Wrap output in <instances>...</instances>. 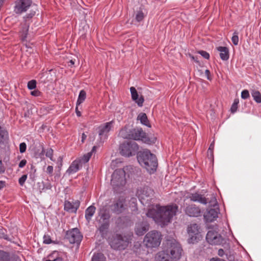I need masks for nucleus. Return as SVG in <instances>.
<instances>
[{"label":"nucleus","mask_w":261,"mask_h":261,"mask_svg":"<svg viewBox=\"0 0 261 261\" xmlns=\"http://www.w3.org/2000/svg\"><path fill=\"white\" fill-rule=\"evenodd\" d=\"M73 205H74V210L73 213H76L77 210L79 208L80 205V202L79 200H76L74 202H73Z\"/></svg>","instance_id":"6e6d98bb"},{"label":"nucleus","mask_w":261,"mask_h":261,"mask_svg":"<svg viewBox=\"0 0 261 261\" xmlns=\"http://www.w3.org/2000/svg\"><path fill=\"white\" fill-rule=\"evenodd\" d=\"M129 244V239L125 235L115 233L109 238V244L115 250H123Z\"/></svg>","instance_id":"0eeeda50"},{"label":"nucleus","mask_w":261,"mask_h":261,"mask_svg":"<svg viewBox=\"0 0 261 261\" xmlns=\"http://www.w3.org/2000/svg\"><path fill=\"white\" fill-rule=\"evenodd\" d=\"M197 53L200 54L202 57H203L205 59L208 60L210 59V54L205 50H198L197 51Z\"/></svg>","instance_id":"de8ad7c7"},{"label":"nucleus","mask_w":261,"mask_h":261,"mask_svg":"<svg viewBox=\"0 0 261 261\" xmlns=\"http://www.w3.org/2000/svg\"><path fill=\"white\" fill-rule=\"evenodd\" d=\"M190 57L195 62L197 63H199V61L198 60V57L197 56H194L193 55H190Z\"/></svg>","instance_id":"338daca9"},{"label":"nucleus","mask_w":261,"mask_h":261,"mask_svg":"<svg viewBox=\"0 0 261 261\" xmlns=\"http://www.w3.org/2000/svg\"><path fill=\"white\" fill-rule=\"evenodd\" d=\"M58 168H61L63 165V157L60 156L58 159Z\"/></svg>","instance_id":"680f3d73"},{"label":"nucleus","mask_w":261,"mask_h":261,"mask_svg":"<svg viewBox=\"0 0 261 261\" xmlns=\"http://www.w3.org/2000/svg\"><path fill=\"white\" fill-rule=\"evenodd\" d=\"M119 149L122 156L129 158L138 154L139 146L134 141H125L120 144Z\"/></svg>","instance_id":"6e6552de"},{"label":"nucleus","mask_w":261,"mask_h":261,"mask_svg":"<svg viewBox=\"0 0 261 261\" xmlns=\"http://www.w3.org/2000/svg\"><path fill=\"white\" fill-rule=\"evenodd\" d=\"M250 97L249 91L248 90H243L241 92V98L244 99L248 98Z\"/></svg>","instance_id":"8fccbe9b"},{"label":"nucleus","mask_w":261,"mask_h":261,"mask_svg":"<svg viewBox=\"0 0 261 261\" xmlns=\"http://www.w3.org/2000/svg\"><path fill=\"white\" fill-rule=\"evenodd\" d=\"M53 170H54V168L52 166H48L47 167L46 172L49 175L51 176L53 173Z\"/></svg>","instance_id":"052dcab7"},{"label":"nucleus","mask_w":261,"mask_h":261,"mask_svg":"<svg viewBox=\"0 0 261 261\" xmlns=\"http://www.w3.org/2000/svg\"><path fill=\"white\" fill-rule=\"evenodd\" d=\"M98 216L100 217L99 223L109 222L110 215L107 210L103 209L101 210L98 214Z\"/></svg>","instance_id":"bb28decb"},{"label":"nucleus","mask_w":261,"mask_h":261,"mask_svg":"<svg viewBox=\"0 0 261 261\" xmlns=\"http://www.w3.org/2000/svg\"><path fill=\"white\" fill-rule=\"evenodd\" d=\"M225 254H226L223 249H219L218 250V254L219 256L222 257Z\"/></svg>","instance_id":"0e129e2a"},{"label":"nucleus","mask_w":261,"mask_h":261,"mask_svg":"<svg viewBox=\"0 0 261 261\" xmlns=\"http://www.w3.org/2000/svg\"><path fill=\"white\" fill-rule=\"evenodd\" d=\"M106 257L100 252H95L94 253L91 261H106Z\"/></svg>","instance_id":"473e14b6"},{"label":"nucleus","mask_w":261,"mask_h":261,"mask_svg":"<svg viewBox=\"0 0 261 261\" xmlns=\"http://www.w3.org/2000/svg\"><path fill=\"white\" fill-rule=\"evenodd\" d=\"M27 110L24 112V117H30V116L32 114V106L30 108L29 106L27 107Z\"/></svg>","instance_id":"864d4df0"},{"label":"nucleus","mask_w":261,"mask_h":261,"mask_svg":"<svg viewBox=\"0 0 261 261\" xmlns=\"http://www.w3.org/2000/svg\"><path fill=\"white\" fill-rule=\"evenodd\" d=\"M0 261H11L10 253L3 250H0Z\"/></svg>","instance_id":"72a5a7b5"},{"label":"nucleus","mask_w":261,"mask_h":261,"mask_svg":"<svg viewBox=\"0 0 261 261\" xmlns=\"http://www.w3.org/2000/svg\"><path fill=\"white\" fill-rule=\"evenodd\" d=\"M136 195L143 205L148 207L153 206L154 191L149 186H144L138 189Z\"/></svg>","instance_id":"20e7f679"},{"label":"nucleus","mask_w":261,"mask_h":261,"mask_svg":"<svg viewBox=\"0 0 261 261\" xmlns=\"http://www.w3.org/2000/svg\"><path fill=\"white\" fill-rule=\"evenodd\" d=\"M14 7V12L15 14L20 15L25 12L33 4L32 0H16Z\"/></svg>","instance_id":"ddd939ff"},{"label":"nucleus","mask_w":261,"mask_h":261,"mask_svg":"<svg viewBox=\"0 0 261 261\" xmlns=\"http://www.w3.org/2000/svg\"><path fill=\"white\" fill-rule=\"evenodd\" d=\"M65 238L70 243L79 245L82 240L83 235L77 228H74L66 231Z\"/></svg>","instance_id":"f8f14e48"},{"label":"nucleus","mask_w":261,"mask_h":261,"mask_svg":"<svg viewBox=\"0 0 261 261\" xmlns=\"http://www.w3.org/2000/svg\"><path fill=\"white\" fill-rule=\"evenodd\" d=\"M65 254L64 252L54 251L48 255L49 259L46 261H63V256L65 255Z\"/></svg>","instance_id":"5701e85b"},{"label":"nucleus","mask_w":261,"mask_h":261,"mask_svg":"<svg viewBox=\"0 0 261 261\" xmlns=\"http://www.w3.org/2000/svg\"><path fill=\"white\" fill-rule=\"evenodd\" d=\"M9 139L8 131L5 127L0 129V144H4Z\"/></svg>","instance_id":"c756f323"},{"label":"nucleus","mask_w":261,"mask_h":261,"mask_svg":"<svg viewBox=\"0 0 261 261\" xmlns=\"http://www.w3.org/2000/svg\"><path fill=\"white\" fill-rule=\"evenodd\" d=\"M27 149V145L25 143L22 142L19 144V151L21 153L25 152Z\"/></svg>","instance_id":"3c124183"},{"label":"nucleus","mask_w":261,"mask_h":261,"mask_svg":"<svg viewBox=\"0 0 261 261\" xmlns=\"http://www.w3.org/2000/svg\"><path fill=\"white\" fill-rule=\"evenodd\" d=\"M74 205L68 200H65L64 202V209L65 211L68 212L73 213Z\"/></svg>","instance_id":"58836bf2"},{"label":"nucleus","mask_w":261,"mask_h":261,"mask_svg":"<svg viewBox=\"0 0 261 261\" xmlns=\"http://www.w3.org/2000/svg\"><path fill=\"white\" fill-rule=\"evenodd\" d=\"M155 207V208H149L146 216L162 227L167 225L178 211V206L176 204L163 206L156 204Z\"/></svg>","instance_id":"f257e3e1"},{"label":"nucleus","mask_w":261,"mask_h":261,"mask_svg":"<svg viewBox=\"0 0 261 261\" xmlns=\"http://www.w3.org/2000/svg\"><path fill=\"white\" fill-rule=\"evenodd\" d=\"M200 229V226L196 223L191 224L188 226L187 232L189 236V243L194 244L200 240L201 235Z\"/></svg>","instance_id":"9b49d317"},{"label":"nucleus","mask_w":261,"mask_h":261,"mask_svg":"<svg viewBox=\"0 0 261 261\" xmlns=\"http://www.w3.org/2000/svg\"><path fill=\"white\" fill-rule=\"evenodd\" d=\"M137 119L140 120L142 124L148 127H151V124L148 119L147 115L145 113H140L137 116Z\"/></svg>","instance_id":"a878e982"},{"label":"nucleus","mask_w":261,"mask_h":261,"mask_svg":"<svg viewBox=\"0 0 261 261\" xmlns=\"http://www.w3.org/2000/svg\"><path fill=\"white\" fill-rule=\"evenodd\" d=\"M215 245H222L224 249H229L230 248L229 240L228 239L223 237L221 234L218 233L213 242L210 244Z\"/></svg>","instance_id":"dca6fc26"},{"label":"nucleus","mask_w":261,"mask_h":261,"mask_svg":"<svg viewBox=\"0 0 261 261\" xmlns=\"http://www.w3.org/2000/svg\"><path fill=\"white\" fill-rule=\"evenodd\" d=\"M251 94L253 100L257 103H261V93L255 89H250Z\"/></svg>","instance_id":"7c9ffc66"},{"label":"nucleus","mask_w":261,"mask_h":261,"mask_svg":"<svg viewBox=\"0 0 261 261\" xmlns=\"http://www.w3.org/2000/svg\"><path fill=\"white\" fill-rule=\"evenodd\" d=\"M100 223L101 224L99 227V230L101 233L103 234L109 228V222H101Z\"/></svg>","instance_id":"ea45409f"},{"label":"nucleus","mask_w":261,"mask_h":261,"mask_svg":"<svg viewBox=\"0 0 261 261\" xmlns=\"http://www.w3.org/2000/svg\"><path fill=\"white\" fill-rule=\"evenodd\" d=\"M11 260H12V261H21L19 256L16 254H13L11 257Z\"/></svg>","instance_id":"bf43d9fd"},{"label":"nucleus","mask_w":261,"mask_h":261,"mask_svg":"<svg viewBox=\"0 0 261 261\" xmlns=\"http://www.w3.org/2000/svg\"><path fill=\"white\" fill-rule=\"evenodd\" d=\"M36 14V12L34 11H31L29 13L27 14L24 17L23 19L25 22H27L28 20L32 18Z\"/></svg>","instance_id":"c03bdc74"},{"label":"nucleus","mask_w":261,"mask_h":261,"mask_svg":"<svg viewBox=\"0 0 261 261\" xmlns=\"http://www.w3.org/2000/svg\"><path fill=\"white\" fill-rule=\"evenodd\" d=\"M86 98V92L84 90H82L80 91L78 98L76 101V105L79 106L81 103H82Z\"/></svg>","instance_id":"f704fd0d"},{"label":"nucleus","mask_w":261,"mask_h":261,"mask_svg":"<svg viewBox=\"0 0 261 261\" xmlns=\"http://www.w3.org/2000/svg\"><path fill=\"white\" fill-rule=\"evenodd\" d=\"M162 251L166 252L173 261L178 260L183 253L181 245L175 240H167V248Z\"/></svg>","instance_id":"423d86ee"},{"label":"nucleus","mask_w":261,"mask_h":261,"mask_svg":"<svg viewBox=\"0 0 261 261\" xmlns=\"http://www.w3.org/2000/svg\"><path fill=\"white\" fill-rule=\"evenodd\" d=\"M40 146L42 148V150L41 152L39 154V156L41 158L42 155L45 153V155L46 157L49 158L50 160L54 161L53 159V153L54 150L52 148H49L46 150V151L45 152V149L43 147V144H40Z\"/></svg>","instance_id":"c85d7f7f"},{"label":"nucleus","mask_w":261,"mask_h":261,"mask_svg":"<svg viewBox=\"0 0 261 261\" xmlns=\"http://www.w3.org/2000/svg\"><path fill=\"white\" fill-rule=\"evenodd\" d=\"M96 207L93 205H90L85 211V219L88 222H89L92 217L93 216L95 212Z\"/></svg>","instance_id":"cd10ccee"},{"label":"nucleus","mask_w":261,"mask_h":261,"mask_svg":"<svg viewBox=\"0 0 261 261\" xmlns=\"http://www.w3.org/2000/svg\"><path fill=\"white\" fill-rule=\"evenodd\" d=\"M231 41L234 45H237L238 44L239 37H238V32L235 31L233 33V36L231 38Z\"/></svg>","instance_id":"a18cd8bd"},{"label":"nucleus","mask_w":261,"mask_h":261,"mask_svg":"<svg viewBox=\"0 0 261 261\" xmlns=\"http://www.w3.org/2000/svg\"><path fill=\"white\" fill-rule=\"evenodd\" d=\"M31 94L34 96H40L41 95L42 93L38 90H34L31 92Z\"/></svg>","instance_id":"5fc2aeb1"},{"label":"nucleus","mask_w":261,"mask_h":261,"mask_svg":"<svg viewBox=\"0 0 261 261\" xmlns=\"http://www.w3.org/2000/svg\"><path fill=\"white\" fill-rule=\"evenodd\" d=\"M130 91L132 100L137 104L138 107H142L144 101L143 96L141 95L139 97L138 93L134 87L130 88Z\"/></svg>","instance_id":"6ab92c4d"},{"label":"nucleus","mask_w":261,"mask_h":261,"mask_svg":"<svg viewBox=\"0 0 261 261\" xmlns=\"http://www.w3.org/2000/svg\"><path fill=\"white\" fill-rule=\"evenodd\" d=\"M92 156L91 152H88L84 154L81 159L78 160L77 161H81V165L82 163H87L90 159Z\"/></svg>","instance_id":"79ce46f5"},{"label":"nucleus","mask_w":261,"mask_h":261,"mask_svg":"<svg viewBox=\"0 0 261 261\" xmlns=\"http://www.w3.org/2000/svg\"><path fill=\"white\" fill-rule=\"evenodd\" d=\"M210 205L213 206L210 208L204 214V219L206 222H212L218 218V215L220 213L219 206L215 197H213L209 202Z\"/></svg>","instance_id":"9d476101"},{"label":"nucleus","mask_w":261,"mask_h":261,"mask_svg":"<svg viewBox=\"0 0 261 261\" xmlns=\"http://www.w3.org/2000/svg\"><path fill=\"white\" fill-rule=\"evenodd\" d=\"M0 239H3L8 241H11V239L7 234V230L3 227H0Z\"/></svg>","instance_id":"4c0bfd02"},{"label":"nucleus","mask_w":261,"mask_h":261,"mask_svg":"<svg viewBox=\"0 0 261 261\" xmlns=\"http://www.w3.org/2000/svg\"><path fill=\"white\" fill-rule=\"evenodd\" d=\"M185 213L190 217H198L201 216L200 207L195 204H187L184 209Z\"/></svg>","instance_id":"4468645a"},{"label":"nucleus","mask_w":261,"mask_h":261,"mask_svg":"<svg viewBox=\"0 0 261 261\" xmlns=\"http://www.w3.org/2000/svg\"><path fill=\"white\" fill-rule=\"evenodd\" d=\"M147 14V11L145 8V6L143 5H141L138 10H137L136 15H135V20L138 22H140L143 20L144 18L146 16Z\"/></svg>","instance_id":"412c9836"},{"label":"nucleus","mask_w":261,"mask_h":261,"mask_svg":"<svg viewBox=\"0 0 261 261\" xmlns=\"http://www.w3.org/2000/svg\"><path fill=\"white\" fill-rule=\"evenodd\" d=\"M218 232H215L214 231L210 230L207 232L206 236V240L207 242L211 244L213 240L214 239L215 237L217 236Z\"/></svg>","instance_id":"e433bc0d"},{"label":"nucleus","mask_w":261,"mask_h":261,"mask_svg":"<svg viewBox=\"0 0 261 261\" xmlns=\"http://www.w3.org/2000/svg\"><path fill=\"white\" fill-rule=\"evenodd\" d=\"M130 223V220L127 216L119 217L116 221L117 226L122 229L127 227Z\"/></svg>","instance_id":"4be33fe9"},{"label":"nucleus","mask_w":261,"mask_h":261,"mask_svg":"<svg viewBox=\"0 0 261 261\" xmlns=\"http://www.w3.org/2000/svg\"><path fill=\"white\" fill-rule=\"evenodd\" d=\"M119 136L124 139L134 141H141L147 144L155 143L156 138H149L140 127H130L125 125L119 132Z\"/></svg>","instance_id":"f03ea898"},{"label":"nucleus","mask_w":261,"mask_h":261,"mask_svg":"<svg viewBox=\"0 0 261 261\" xmlns=\"http://www.w3.org/2000/svg\"><path fill=\"white\" fill-rule=\"evenodd\" d=\"M205 75L207 76V80H212L211 77H210V76H211V72H210L209 70H208V69L205 70Z\"/></svg>","instance_id":"69168bd1"},{"label":"nucleus","mask_w":261,"mask_h":261,"mask_svg":"<svg viewBox=\"0 0 261 261\" xmlns=\"http://www.w3.org/2000/svg\"><path fill=\"white\" fill-rule=\"evenodd\" d=\"M6 168L4 166L2 160H0V173H4L5 172Z\"/></svg>","instance_id":"e2e57ef3"},{"label":"nucleus","mask_w":261,"mask_h":261,"mask_svg":"<svg viewBox=\"0 0 261 261\" xmlns=\"http://www.w3.org/2000/svg\"><path fill=\"white\" fill-rule=\"evenodd\" d=\"M125 200L123 197H119L117 200L114 201L112 204V210L113 213L116 214L122 213L124 210V203Z\"/></svg>","instance_id":"2eb2a0df"},{"label":"nucleus","mask_w":261,"mask_h":261,"mask_svg":"<svg viewBox=\"0 0 261 261\" xmlns=\"http://www.w3.org/2000/svg\"><path fill=\"white\" fill-rule=\"evenodd\" d=\"M28 177L27 174L22 175L18 179V183L21 186H23Z\"/></svg>","instance_id":"09e8293b"},{"label":"nucleus","mask_w":261,"mask_h":261,"mask_svg":"<svg viewBox=\"0 0 261 261\" xmlns=\"http://www.w3.org/2000/svg\"><path fill=\"white\" fill-rule=\"evenodd\" d=\"M139 163L150 172H154L158 167V160L155 154L147 149L140 150L137 156Z\"/></svg>","instance_id":"7ed1b4c3"},{"label":"nucleus","mask_w":261,"mask_h":261,"mask_svg":"<svg viewBox=\"0 0 261 261\" xmlns=\"http://www.w3.org/2000/svg\"><path fill=\"white\" fill-rule=\"evenodd\" d=\"M27 161L26 160H22L18 164V167L20 168H23L27 164Z\"/></svg>","instance_id":"13d9d810"},{"label":"nucleus","mask_w":261,"mask_h":261,"mask_svg":"<svg viewBox=\"0 0 261 261\" xmlns=\"http://www.w3.org/2000/svg\"><path fill=\"white\" fill-rule=\"evenodd\" d=\"M210 261H226L225 260L218 257H213L210 259Z\"/></svg>","instance_id":"774afa93"},{"label":"nucleus","mask_w":261,"mask_h":261,"mask_svg":"<svg viewBox=\"0 0 261 261\" xmlns=\"http://www.w3.org/2000/svg\"><path fill=\"white\" fill-rule=\"evenodd\" d=\"M37 82L35 80H32L28 83V88L29 90L35 89L36 88Z\"/></svg>","instance_id":"37998d69"},{"label":"nucleus","mask_w":261,"mask_h":261,"mask_svg":"<svg viewBox=\"0 0 261 261\" xmlns=\"http://www.w3.org/2000/svg\"><path fill=\"white\" fill-rule=\"evenodd\" d=\"M43 243L45 244H49L50 243H56L54 241H53L51 239V238L48 235H44L43 237Z\"/></svg>","instance_id":"49530a36"},{"label":"nucleus","mask_w":261,"mask_h":261,"mask_svg":"<svg viewBox=\"0 0 261 261\" xmlns=\"http://www.w3.org/2000/svg\"><path fill=\"white\" fill-rule=\"evenodd\" d=\"M187 198L189 199L192 201L198 202L203 204H206L207 203V199L198 192L190 193L188 195Z\"/></svg>","instance_id":"aec40b11"},{"label":"nucleus","mask_w":261,"mask_h":261,"mask_svg":"<svg viewBox=\"0 0 261 261\" xmlns=\"http://www.w3.org/2000/svg\"><path fill=\"white\" fill-rule=\"evenodd\" d=\"M125 172L122 169H118L114 171L112 175L111 184L114 192L120 193L126 184Z\"/></svg>","instance_id":"39448f33"},{"label":"nucleus","mask_w":261,"mask_h":261,"mask_svg":"<svg viewBox=\"0 0 261 261\" xmlns=\"http://www.w3.org/2000/svg\"><path fill=\"white\" fill-rule=\"evenodd\" d=\"M226 258L229 261H234V256L233 254H231L230 252L229 254L228 253H226Z\"/></svg>","instance_id":"4d7b16f0"},{"label":"nucleus","mask_w":261,"mask_h":261,"mask_svg":"<svg viewBox=\"0 0 261 261\" xmlns=\"http://www.w3.org/2000/svg\"><path fill=\"white\" fill-rule=\"evenodd\" d=\"M162 239L161 232L152 230L145 235L144 242L147 248H155L160 245Z\"/></svg>","instance_id":"1a4fd4ad"},{"label":"nucleus","mask_w":261,"mask_h":261,"mask_svg":"<svg viewBox=\"0 0 261 261\" xmlns=\"http://www.w3.org/2000/svg\"><path fill=\"white\" fill-rule=\"evenodd\" d=\"M29 29V23L27 22H24V23L23 24L21 31L20 32V33L21 34V37L22 40L24 41L26 39L28 34Z\"/></svg>","instance_id":"2f4dec72"},{"label":"nucleus","mask_w":261,"mask_h":261,"mask_svg":"<svg viewBox=\"0 0 261 261\" xmlns=\"http://www.w3.org/2000/svg\"><path fill=\"white\" fill-rule=\"evenodd\" d=\"M239 103V99L238 98H235L234 99L233 102L230 108V111L231 113H234L237 112L238 108V104Z\"/></svg>","instance_id":"a19ab883"},{"label":"nucleus","mask_w":261,"mask_h":261,"mask_svg":"<svg viewBox=\"0 0 261 261\" xmlns=\"http://www.w3.org/2000/svg\"><path fill=\"white\" fill-rule=\"evenodd\" d=\"M214 141H213L207 150V158L210 160L211 161L214 160Z\"/></svg>","instance_id":"c9c22d12"},{"label":"nucleus","mask_w":261,"mask_h":261,"mask_svg":"<svg viewBox=\"0 0 261 261\" xmlns=\"http://www.w3.org/2000/svg\"><path fill=\"white\" fill-rule=\"evenodd\" d=\"M114 123V121L112 120L111 121L106 122L103 124H101L98 127V135L100 138L102 136H105L107 137V135L109 132L111 130V128Z\"/></svg>","instance_id":"a211bd4d"},{"label":"nucleus","mask_w":261,"mask_h":261,"mask_svg":"<svg viewBox=\"0 0 261 261\" xmlns=\"http://www.w3.org/2000/svg\"><path fill=\"white\" fill-rule=\"evenodd\" d=\"M216 49L220 52V57L223 61H227L229 58V50L226 46H218Z\"/></svg>","instance_id":"b1692460"},{"label":"nucleus","mask_w":261,"mask_h":261,"mask_svg":"<svg viewBox=\"0 0 261 261\" xmlns=\"http://www.w3.org/2000/svg\"><path fill=\"white\" fill-rule=\"evenodd\" d=\"M38 188L39 191L40 193H41L42 192L44 191L45 189V184L43 181L42 182H38L37 183Z\"/></svg>","instance_id":"603ef678"},{"label":"nucleus","mask_w":261,"mask_h":261,"mask_svg":"<svg viewBox=\"0 0 261 261\" xmlns=\"http://www.w3.org/2000/svg\"><path fill=\"white\" fill-rule=\"evenodd\" d=\"M149 228V224L146 221H142L136 224L135 232L138 236L144 235Z\"/></svg>","instance_id":"f3484780"},{"label":"nucleus","mask_w":261,"mask_h":261,"mask_svg":"<svg viewBox=\"0 0 261 261\" xmlns=\"http://www.w3.org/2000/svg\"><path fill=\"white\" fill-rule=\"evenodd\" d=\"M80 166H82L81 161L76 160L72 162L69 167L67 170L66 173L69 175L74 173L80 170Z\"/></svg>","instance_id":"393cba45"}]
</instances>
